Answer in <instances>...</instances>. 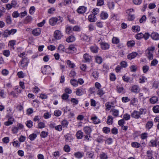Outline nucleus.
<instances>
[{
	"label": "nucleus",
	"instance_id": "1",
	"mask_svg": "<svg viewBox=\"0 0 159 159\" xmlns=\"http://www.w3.org/2000/svg\"><path fill=\"white\" fill-rule=\"evenodd\" d=\"M155 49V47L152 46L149 47L145 51L146 55L149 60L153 59V53Z\"/></svg>",
	"mask_w": 159,
	"mask_h": 159
},
{
	"label": "nucleus",
	"instance_id": "2",
	"mask_svg": "<svg viewBox=\"0 0 159 159\" xmlns=\"http://www.w3.org/2000/svg\"><path fill=\"white\" fill-rule=\"evenodd\" d=\"M62 22V18L60 16L52 18L49 20V24L52 26L55 25L57 23L59 24Z\"/></svg>",
	"mask_w": 159,
	"mask_h": 159
},
{
	"label": "nucleus",
	"instance_id": "3",
	"mask_svg": "<svg viewBox=\"0 0 159 159\" xmlns=\"http://www.w3.org/2000/svg\"><path fill=\"white\" fill-rule=\"evenodd\" d=\"M143 111L144 109H141L139 111H134L132 113L131 116L134 118L139 119L140 117V115L143 114Z\"/></svg>",
	"mask_w": 159,
	"mask_h": 159
},
{
	"label": "nucleus",
	"instance_id": "4",
	"mask_svg": "<svg viewBox=\"0 0 159 159\" xmlns=\"http://www.w3.org/2000/svg\"><path fill=\"white\" fill-rule=\"evenodd\" d=\"M29 63V60L27 58H25L21 60L19 62V66L20 67L24 68L27 66Z\"/></svg>",
	"mask_w": 159,
	"mask_h": 159
},
{
	"label": "nucleus",
	"instance_id": "5",
	"mask_svg": "<svg viewBox=\"0 0 159 159\" xmlns=\"http://www.w3.org/2000/svg\"><path fill=\"white\" fill-rule=\"evenodd\" d=\"M51 71L52 69L49 65H45L44 67L42 68V72L43 74H49L51 73Z\"/></svg>",
	"mask_w": 159,
	"mask_h": 159
},
{
	"label": "nucleus",
	"instance_id": "6",
	"mask_svg": "<svg viewBox=\"0 0 159 159\" xmlns=\"http://www.w3.org/2000/svg\"><path fill=\"white\" fill-rule=\"evenodd\" d=\"M24 127V125L22 124L18 123L17 126H14L12 128L11 131L13 134H16L18 132L19 130L22 129Z\"/></svg>",
	"mask_w": 159,
	"mask_h": 159
},
{
	"label": "nucleus",
	"instance_id": "7",
	"mask_svg": "<svg viewBox=\"0 0 159 159\" xmlns=\"http://www.w3.org/2000/svg\"><path fill=\"white\" fill-rule=\"evenodd\" d=\"M62 36L63 35L61 31L57 30L54 32V37L56 39L59 40Z\"/></svg>",
	"mask_w": 159,
	"mask_h": 159
},
{
	"label": "nucleus",
	"instance_id": "8",
	"mask_svg": "<svg viewBox=\"0 0 159 159\" xmlns=\"http://www.w3.org/2000/svg\"><path fill=\"white\" fill-rule=\"evenodd\" d=\"M85 92V89L80 87L76 89V94L77 96H81Z\"/></svg>",
	"mask_w": 159,
	"mask_h": 159
},
{
	"label": "nucleus",
	"instance_id": "9",
	"mask_svg": "<svg viewBox=\"0 0 159 159\" xmlns=\"http://www.w3.org/2000/svg\"><path fill=\"white\" fill-rule=\"evenodd\" d=\"M32 33L34 36H38L41 34V29L39 28H35L33 30Z\"/></svg>",
	"mask_w": 159,
	"mask_h": 159
},
{
	"label": "nucleus",
	"instance_id": "10",
	"mask_svg": "<svg viewBox=\"0 0 159 159\" xmlns=\"http://www.w3.org/2000/svg\"><path fill=\"white\" fill-rule=\"evenodd\" d=\"M87 10L86 7L84 6H80L77 9V12L79 14H83Z\"/></svg>",
	"mask_w": 159,
	"mask_h": 159
},
{
	"label": "nucleus",
	"instance_id": "11",
	"mask_svg": "<svg viewBox=\"0 0 159 159\" xmlns=\"http://www.w3.org/2000/svg\"><path fill=\"white\" fill-rule=\"evenodd\" d=\"M14 120H15L13 117H10L8 118V121L4 122V125L6 126H8L12 124Z\"/></svg>",
	"mask_w": 159,
	"mask_h": 159
},
{
	"label": "nucleus",
	"instance_id": "12",
	"mask_svg": "<svg viewBox=\"0 0 159 159\" xmlns=\"http://www.w3.org/2000/svg\"><path fill=\"white\" fill-rule=\"evenodd\" d=\"M98 42L101 46V48L102 49L106 50L109 48V45L108 44L105 43H101V41L100 42V40H98Z\"/></svg>",
	"mask_w": 159,
	"mask_h": 159
},
{
	"label": "nucleus",
	"instance_id": "13",
	"mask_svg": "<svg viewBox=\"0 0 159 159\" xmlns=\"http://www.w3.org/2000/svg\"><path fill=\"white\" fill-rule=\"evenodd\" d=\"M83 130L85 133L87 135H90L92 131L91 128L88 126L84 127L83 128Z\"/></svg>",
	"mask_w": 159,
	"mask_h": 159
},
{
	"label": "nucleus",
	"instance_id": "14",
	"mask_svg": "<svg viewBox=\"0 0 159 159\" xmlns=\"http://www.w3.org/2000/svg\"><path fill=\"white\" fill-rule=\"evenodd\" d=\"M139 87L137 85H134L131 87V91L132 92L138 93L140 91Z\"/></svg>",
	"mask_w": 159,
	"mask_h": 159
},
{
	"label": "nucleus",
	"instance_id": "15",
	"mask_svg": "<svg viewBox=\"0 0 159 159\" xmlns=\"http://www.w3.org/2000/svg\"><path fill=\"white\" fill-rule=\"evenodd\" d=\"M151 38L154 40H157L159 39V34L156 32H153L150 35Z\"/></svg>",
	"mask_w": 159,
	"mask_h": 159
},
{
	"label": "nucleus",
	"instance_id": "16",
	"mask_svg": "<svg viewBox=\"0 0 159 159\" xmlns=\"http://www.w3.org/2000/svg\"><path fill=\"white\" fill-rule=\"evenodd\" d=\"M84 136V133L81 130L78 131L76 134V136L77 139H81Z\"/></svg>",
	"mask_w": 159,
	"mask_h": 159
},
{
	"label": "nucleus",
	"instance_id": "17",
	"mask_svg": "<svg viewBox=\"0 0 159 159\" xmlns=\"http://www.w3.org/2000/svg\"><path fill=\"white\" fill-rule=\"evenodd\" d=\"M137 55L138 53L137 52H133L128 55L127 58L129 60H131L134 58Z\"/></svg>",
	"mask_w": 159,
	"mask_h": 159
},
{
	"label": "nucleus",
	"instance_id": "18",
	"mask_svg": "<svg viewBox=\"0 0 159 159\" xmlns=\"http://www.w3.org/2000/svg\"><path fill=\"white\" fill-rule=\"evenodd\" d=\"M88 19L90 22H95L97 19L96 16L93 14L89 15L88 16Z\"/></svg>",
	"mask_w": 159,
	"mask_h": 159
},
{
	"label": "nucleus",
	"instance_id": "19",
	"mask_svg": "<svg viewBox=\"0 0 159 159\" xmlns=\"http://www.w3.org/2000/svg\"><path fill=\"white\" fill-rule=\"evenodd\" d=\"M110 111L112 112V115L115 117H117L119 114V111L117 110L111 108Z\"/></svg>",
	"mask_w": 159,
	"mask_h": 159
},
{
	"label": "nucleus",
	"instance_id": "20",
	"mask_svg": "<svg viewBox=\"0 0 159 159\" xmlns=\"http://www.w3.org/2000/svg\"><path fill=\"white\" fill-rule=\"evenodd\" d=\"M84 58L85 62H89L91 60V57L88 54L86 53L84 55Z\"/></svg>",
	"mask_w": 159,
	"mask_h": 159
},
{
	"label": "nucleus",
	"instance_id": "21",
	"mask_svg": "<svg viewBox=\"0 0 159 159\" xmlns=\"http://www.w3.org/2000/svg\"><path fill=\"white\" fill-rule=\"evenodd\" d=\"M70 83L73 86L76 87L78 86V81L75 79H72L70 80Z\"/></svg>",
	"mask_w": 159,
	"mask_h": 159
},
{
	"label": "nucleus",
	"instance_id": "22",
	"mask_svg": "<svg viewBox=\"0 0 159 159\" xmlns=\"http://www.w3.org/2000/svg\"><path fill=\"white\" fill-rule=\"evenodd\" d=\"M75 36L71 35L68 37L66 39V41L67 42L70 43L75 41Z\"/></svg>",
	"mask_w": 159,
	"mask_h": 159
},
{
	"label": "nucleus",
	"instance_id": "23",
	"mask_svg": "<svg viewBox=\"0 0 159 159\" xmlns=\"http://www.w3.org/2000/svg\"><path fill=\"white\" fill-rule=\"evenodd\" d=\"M91 119L93 120V123L95 124H98L100 122V120L98 119L96 116L92 117Z\"/></svg>",
	"mask_w": 159,
	"mask_h": 159
},
{
	"label": "nucleus",
	"instance_id": "24",
	"mask_svg": "<svg viewBox=\"0 0 159 159\" xmlns=\"http://www.w3.org/2000/svg\"><path fill=\"white\" fill-rule=\"evenodd\" d=\"M108 14L106 12L102 11L100 15L101 18L102 19H105L108 17Z\"/></svg>",
	"mask_w": 159,
	"mask_h": 159
},
{
	"label": "nucleus",
	"instance_id": "25",
	"mask_svg": "<svg viewBox=\"0 0 159 159\" xmlns=\"http://www.w3.org/2000/svg\"><path fill=\"white\" fill-rule=\"evenodd\" d=\"M158 100V98L156 96L152 97L150 99V102L152 104L155 103L157 102Z\"/></svg>",
	"mask_w": 159,
	"mask_h": 159
},
{
	"label": "nucleus",
	"instance_id": "26",
	"mask_svg": "<svg viewBox=\"0 0 159 159\" xmlns=\"http://www.w3.org/2000/svg\"><path fill=\"white\" fill-rule=\"evenodd\" d=\"M16 41L15 40H10L8 43V45L11 47V48H14V46L15 45Z\"/></svg>",
	"mask_w": 159,
	"mask_h": 159
},
{
	"label": "nucleus",
	"instance_id": "27",
	"mask_svg": "<svg viewBox=\"0 0 159 159\" xmlns=\"http://www.w3.org/2000/svg\"><path fill=\"white\" fill-rule=\"evenodd\" d=\"M153 125V123L152 121H149L146 124V128L148 129H151Z\"/></svg>",
	"mask_w": 159,
	"mask_h": 159
},
{
	"label": "nucleus",
	"instance_id": "28",
	"mask_svg": "<svg viewBox=\"0 0 159 159\" xmlns=\"http://www.w3.org/2000/svg\"><path fill=\"white\" fill-rule=\"evenodd\" d=\"M75 157L78 158H81L83 157V153L80 152H77L74 153Z\"/></svg>",
	"mask_w": 159,
	"mask_h": 159
},
{
	"label": "nucleus",
	"instance_id": "29",
	"mask_svg": "<svg viewBox=\"0 0 159 159\" xmlns=\"http://www.w3.org/2000/svg\"><path fill=\"white\" fill-rule=\"evenodd\" d=\"M37 135L34 133L30 134L29 136V139L31 141L34 140L37 137Z\"/></svg>",
	"mask_w": 159,
	"mask_h": 159
},
{
	"label": "nucleus",
	"instance_id": "30",
	"mask_svg": "<svg viewBox=\"0 0 159 159\" xmlns=\"http://www.w3.org/2000/svg\"><path fill=\"white\" fill-rule=\"evenodd\" d=\"M91 51L94 53H97L98 52V48L96 46H93L90 47Z\"/></svg>",
	"mask_w": 159,
	"mask_h": 159
},
{
	"label": "nucleus",
	"instance_id": "31",
	"mask_svg": "<svg viewBox=\"0 0 159 159\" xmlns=\"http://www.w3.org/2000/svg\"><path fill=\"white\" fill-rule=\"evenodd\" d=\"M66 63L68 66L71 68H74L75 66V64L74 63H72L71 61L69 60L67 61Z\"/></svg>",
	"mask_w": 159,
	"mask_h": 159
},
{
	"label": "nucleus",
	"instance_id": "32",
	"mask_svg": "<svg viewBox=\"0 0 159 159\" xmlns=\"http://www.w3.org/2000/svg\"><path fill=\"white\" fill-rule=\"evenodd\" d=\"M48 132L43 131L41 132L40 135L41 137L45 138L48 136Z\"/></svg>",
	"mask_w": 159,
	"mask_h": 159
},
{
	"label": "nucleus",
	"instance_id": "33",
	"mask_svg": "<svg viewBox=\"0 0 159 159\" xmlns=\"http://www.w3.org/2000/svg\"><path fill=\"white\" fill-rule=\"evenodd\" d=\"M6 21L7 24H11V18L10 16L8 15L7 16L6 19Z\"/></svg>",
	"mask_w": 159,
	"mask_h": 159
},
{
	"label": "nucleus",
	"instance_id": "34",
	"mask_svg": "<svg viewBox=\"0 0 159 159\" xmlns=\"http://www.w3.org/2000/svg\"><path fill=\"white\" fill-rule=\"evenodd\" d=\"M72 28L70 26H67L66 28V33L67 34H70L72 32Z\"/></svg>",
	"mask_w": 159,
	"mask_h": 159
},
{
	"label": "nucleus",
	"instance_id": "35",
	"mask_svg": "<svg viewBox=\"0 0 159 159\" xmlns=\"http://www.w3.org/2000/svg\"><path fill=\"white\" fill-rule=\"evenodd\" d=\"M132 30L134 32L135 31L136 32L139 31L140 30V27L138 25L133 26H132Z\"/></svg>",
	"mask_w": 159,
	"mask_h": 159
},
{
	"label": "nucleus",
	"instance_id": "36",
	"mask_svg": "<svg viewBox=\"0 0 159 159\" xmlns=\"http://www.w3.org/2000/svg\"><path fill=\"white\" fill-rule=\"evenodd\" d=\"M87 155L88 158L93 159L94 157V153L92 152H87Z\"/></svg>",
	"mask_w": 159,
	"mask_h": 159
},
{
	"label": "nucleus",
	"instance_id": "37",
	"mask_svg": "<svg viewBox=\"0 0 159 159\" xmlns=\"http://www.w3.org/2000/svg\"><path fill=\"white\" fill-rule=\"evenodd\" d=\"M131 145L133 147L135 148H139L140 146V143L136 142H134L132 143L131 144Z\"/></svg>",
	"mask_w": 159,
	"mask_h": 159
},
{
	"label": "nucleus",
	"instance_id": "38",
	"mask_svg": "<svg viewBox=\"0 0 159 159\" xmlns=\"http://www.w3.org/2000/svg\"><path fill=\"white\" fill-rule=\"evenodd\" d=\"M92 75L95 79L98 78V77L99 73L97 71L94 70L92 73Z\"/></svg>",
	"mask_w": 159,
	"mask_h": 159
},
{
	"label": "nucleus",
	"instance_id": "39",
	"mask_svg": "<svg viewBox=\"0 0 159 159\" xmlns=\"http://www.w3.org/2000/svg\"><path fill=\"white\" fill-rule=\"evenodd\" d=\"M26 125L29 128H31L33 126V122L31 120H28L25 123Z\"/></svg>",
	"mask_w": 159,
	"mask_h": 159
},
{
	"label": "nucleus",
	"instance_id": "40",
	"mask_svg": "<svg viewBox=\"0 0 159 159\" xmlns=\"http://www.w3.org/2000/svg\"><path fill=\"white\" fill-rule=\"evenodd\" d=\"M71 102L73 103V105H77L79 101L76 99L74 98H71L70 99Z\"/></svg>",
	"mask_w": 159,
	"mask_h": 159
},
{
	"label": "nucleus",
	"instance_id": "41",
	"mask_svg": "<svg viewBox=\"0 0 159 159\" xmlns=\"http://www.w3.org/2000/svg\"><path fill=\"white\" fill-rule=\"evenodd\" d=\"M112 42L114 44H117L119 42V39L117 37H114L112 39Z\"/></svg>",
	"mask_w": 159,
	"mask_h": 159
},
{
	"label": "nucleus",
	"instance_id": "42",
	"mask_svg": "<svg viewBox=\"0 0 159 159\" xmlns=\"http://www.w3.org/2000/svg\"><path fill=\"white\" fill-rule=\"evenodd\" d=\"M117 91L119 93H125V90L123 87H119L117 88Z\"/></svg>",
	"mask_w": 159,
	"mask_h": 159
},
{
	"label": "nucleus",
	"instance_id": "43",
	"mask_svg": "<svg viewBox=\"0 0 159 159\" xmlns=\"http://www.w3.org/2000/svg\"><path fill=\"white\" fill-rule=\"evenodd\" d=\"M153 110L154 112L157 113L159 112V106L157 105L153 107Z\"/></svg>",
	"mask_w": 159,
	"mask_h": 159
},
{
	"label": "nucleus",
	"instance_id": "44",
	"mask_svg": "<svg viewBox=\"0 0 159 159\" xmlns=\"http://www.w3.org/2000/svg\"><path fill=\"white\" fill-rule=\"evenodd\" d=\"M32 20V17L30 16H28L25 19V21L26 23L27 24L30 22Z\"/></svg>",
	"mask_w": 159,
	"mask_h": 159
},
{
	"label": "nucleus",
	"instance_id": "45",
	"mask_svg": "<svg viewBox=\"0 0 159 159\" xmlns=\"http://www.w3.org/2000/svg\"><path fill=\"white\" fill-rule=\"evenodd\" d=\"M135 37L137 39H140L143 38V34L141 33L138 34L136 35Z\"/></svg>",
	"mask_w": 159,
	"mask_h": 159
},
{
	"label": "nucleus",
	"instance_id": "46",
	"mask_svg": "<svg viewBox=\"0 0 159 159\" xmlns=\"http://www.w3.org/2000/svg\"><path fill=\"white\" fill-rule=\"evenodd\" d=\"M45 124L42 122H40L38 124V128L39 129H42L45 127Z\"/></svg>",
	"mask_w": 159,
	"mask_h": 159
},
{
	"label": "nucleus",
	"instance_id": "47",
	"mask_svg": "<svg viewBox=\"0 0 159 159\" xmlns=\"http://www.w3.org/2000/svg\"><path fill=\"white\" fill-rule=\"evenodd\" d=\"M58 49L61 52H64L65 51V47L63 45L60 44L58 48Z\"/></svg>",
	"mask_w": 159,
	"mask_h": 159
},
{
	"label": "nucleus",
	"instance_id": "48",
	"mask_svg": "<svg viewBox=\"0 0 159 159\" xmlns=\"http://www.w3.org/2000/svg\"><path fill=\"white\" fill-rule=\"evenodd\" d=\"M158 61L156 59H154L152 61L151 63L150 66H156L158 63Z\"/></svg>",
	"mask_w": 159,
	"mask_h": 159
},
{
	"label": "nucleus",
	"instance_id": "49",
	"mask_svg": "<svg viewBox=\"0 0 159 159\" xmlns=\"http://www.w3.org/2000/svg\"><path fill=\"white\" fill-rule=\"evenodd\" d=\"M80 30L81 28L78 25L74 26L73 28V30L75 31H80Z\"/></svg>",
	"mask_w": 159,
	"mask_h": 159
},
{
	"label": "nucleus",
	"instance_id": "50",
	"mask_svg": "<svg viewBox=\"0 0 159 159\" xmlns=\"http://www.w3.org/2000/svg\"><path fill=\"white\" fill-rule=\"evenodd\" d=\"M116 79L115 75L113 73H111L110 75V80L112 81H114Z\"/></svg>",
	"mask_w": 159,
	"mask_h": 159
},
{
	"label": "nucleus",
	"instance_id": "51",
	"mask_svg": "<svg viewBox=\"0 0 159 159\" xmlns=\"http://www.w3.org/2000/svg\"><path fill=\"white\" fill-rule=\"evenodd\" d=\"M17 75L19 78H22L24 77L25 75L24 73L22 71L18 72Z\"/></svg>",
	"mask_w": 159,
	"mask_h": 159
},
{
	"label": "nucleus",
	"instance_id": "52",
	"mask_svg": "<svg viewBox=\"0 0 159 159\" xmlns=\"http://www.w3.org/2000/svg\"><path fill=\"white\" fill-rule=\"evenodd\" d=\"M3 35L5 37H8L10 35L9 30H5L3 33Z\"/></svg>",
	"mask_w": 159,
	"mask_h": 159
},
{
	"label": "nucleus",
	"instance_id": "53",
	"mask_svg": "<svg viewBox=\"0 0 159 159\" xmlns=\"http://www.w3.org/2000/svg\"><path fill=\"white\" fill-rule=\"evenodd\" d=\"M61 124L63 127H66L68 124V122L67 120H64L62 121Z\"/></svg>",
	"mask_w": 159,
	"mask_h": 159
},
{
	"label": "nucleus",
	"instance_id": "54",
	"mask_svg": "<svg viewBox=\"0 0 159 159\" xmlns=\"http://www.w3.org/2000/svg\"><path fill=\"white\" fill-rule=\"evenodd\" d=\"M81 37L82 39L84 41H87L89 39V37L85 34L81 35Z\"/></svg>",
	"mask_w": 159,
	"mask_h": 159
},
{
	"label": "nucleus",
	"instance_id": "55",
	"mask_svg": "<svg viewBox=\"0 0 159 159\" xmlns=\"http://www.w3.org/2000/svg\"><path fill=\"white\" fill-rule=\"evenodd\" d=\"M150 146L152 147H157L156 141V140H152L150 142Z\"/></svg>",
	"mask_w": 159,
	"mask_h": 159
},
{
	"label": "nucleus",
	"instance_id": "56",
	"mask_svg": "<svg viewBox=\"0 0 159 159\" xmlns=\"http://www.w3.org/2000/svg\"><path fill=\"white\" fill-rule=\"evenodd\" d=\"M3 54L6 57H8L10 55V51L8 50H5L3 51Z\"/></svg>",
	"mask_w": 159,
	"mask_h": 159
},
{
	"label": "nucleus",
	"instance_id": "57",
	"mask_svg": "<svg viewBox=\"0 0 159 159\" xmlns=\"http://www.w3.org/2000/svg\"><path fill=\"white\" fill-rule=\"evenodd\" d=\"M120 64L121 67L123 68H126L127 66V62L125 61H122L121 62Z\"/></svg>",
	"mask_w": 159,
	"mask_h": 159
},
{
	"label": "nucleus",
	"instance_id": "58",
	"mask_svg": "<svg viewBox=\"0 0 159 159\" xmlns=\"http://www.w3.org/2000/svg\"><path fill=\"white\" fill-rule=\"evenodd\" d=\"M147 157L148 158H151L153 157H152V151H148L147 152Z\"/></svg>",
	"mask_w": 159,
	"mask_h": 159
},
{
	"label": "nucleus",
	"instance_id": "59",
	"mask_svg": "<svg viewBox=\"0 0 159 159\" xmlns=\"http://www.w3.org/2000/svg\"><path fill=\"white\" fill-rule=\"evenodd\" d=\"M2 75L4 76H6L9 74V71L6 69L2 70Z\"/></svg>",
	"mask_w": 159,
	"mask_h": 159
},
{
	"label": "nucleus",
	"instance_id": "60",
	"mask_svg": "<svg viewBox=\"0 0 159 159\" xmlns=\"http://www.w3.org/2000/svg\"><path fill=\"white\" fill-rule=\"evenodd\" d=\"M54 114L56 116H59L61 115V112L59 110H56L54 111Z\"/></svg>",
	"mask_w": 159,
	"mask_h": 159
},
{
	"label": "nucleus",
	"instance_id": "61",
	"mask_svg": "<svg viewBox=\"0 0 159 159\" xmlns=\"http://www.w3.org/2000/svg\"><path fill=\"white\" fill-rule=\"evenodd\" d=\"M101 159H107L108 157L106 154L102 153L100 156Z\"/></svg>",
	"mask_w": 159,
	"mask_h": 159
},
{
	"label": "nucleus",
	"instance_id": "62",
	"mask_svg": "<svg viewBox=\"0 0 159 159\" xmlns=\"http://www.w3.org/2000/svg\"><path fill=\"white\" fill-rule=\"evenodd\" d=\"M123 80L125 82H128L130 80V78L127 76L125 75H123L122 77Z\"/></svg>",
	"mask_w": 159,
	"mask_h": 159
},
{
	"label": "nucleus",
	"instance_id": "63",
	"mask_svg": "<svg viewBox=\"0 0 159 159\" xmlns=\"http://www.w3.org/2000/svg\"><path fill=\"white\" fill-rule=\"evenodd\" d=\"M12 16L14 18H17L19 16V14L17 11H14L12 14Z\"/></svg>",
	"mask_w": 159,
	"mask_h": 159
},
{
	"label": "nucleus",
	"instance_id": "64",
	"mask_svg": "<svg viewBox=\"0 0 159 159\" xmlns=\"http://www.w3.org/2000/svg\"><path fill=\"white\" fill-rule=\"evenodd\" d=\"M89 30L91 31L95 29V26L92 24H90L88 26Z\"/></svg>",
	"mask_w": 159,
	"mask_h": 159
}]
</instances>
